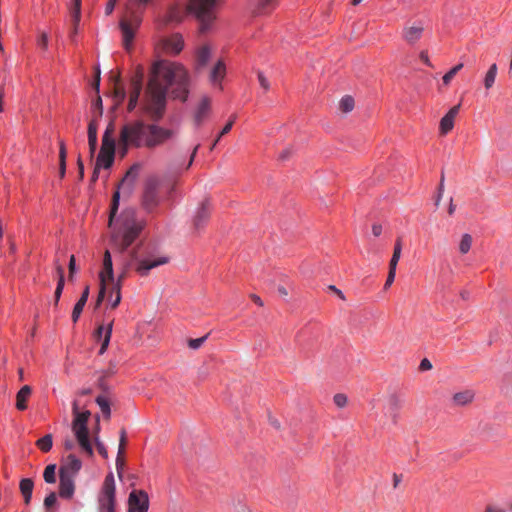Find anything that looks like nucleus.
<instances>
[{"instance_id":"1","label":"nucleus","mask_w":512,"mask_h":512,"mask_svg":"<svg viewBox=\"0 0 512 512\" xmlns=\"http://www.w3.org/2000/svg\"><path fill=\"white\" fill-rule=\"evenodd\" d=\"M189 76L179 63L168 60L156 61L144 93L143 108L153 121H159L165 112L168 88L175 99L185 101L189 92Z\"/></svg>"},{"instance_id":"2","label":"nucleus","mask_w":512,"mask_h":512,"mask_svg":"<svg viewBox=\"0 0 512 512\" xmlns=\"http://www.w3.org/2000/svg\"><path fill=\"white\" fill-rule=\"evenodd\" d=\"M172 129L143 121L129 122L121 128L118 145L120 154L124 157L129 148L155 149L165 144L174 136Z\"/></svg>"},{"instance_id":"3","label":"nucleus","mask_w":512,"mask_h":512,"mask_svg":"<svg viewBox=\"0 0 512 512\" xmlns=\"http://www.w3.org/2000/svg\"><path fill=\"white\" fill-rule=\"evenodd\" d=\"M146 226L144 219L137 217L134 209H126L113 227L112 241L120 251H125Z\"/></svg>"},{"instance_id":"4","label":"nucleus","mask_w":512,"mask_h":512,"mask_svg":"<svg viewBox=\"0 0 512 512\" xmlns=\"http://www.w3.org/2000/svg\"><path fill=\"white\" fill-rule=\"evenodd\" d=\"M152 0H129L125 14L120 21V28L123 34V44L127 50L130 49L135 32L142 22V15L147 5Z\"/></svg>"},{"instance_id":"5","label":"nucleus","mask_w":512,"mask_h":512,"mask_svg":"<svg viewBox=\"0 0 512 512\" xmlns=\"http://www.w3.org/2000/svg\"><path fill=\"white\" fill-rule=\"evenodd\" d=\"M214 4L215 0H189L188 10L192 12L200 22L199 29L201 33L208 31L210 24L215 18L213 12Z\"/></svg>"},{"instance_id":"6","label":"nucleus","mask_w":512,"mask_h":512,"mask_svg":"<svg viewBox=\"0 0 512 512\" xmlns=\"http://www.w3.org/2000/svg\"><path fill=\"white\" fill-rule=\"evenodd\" d=\"M116 488H115V480L112 473H109L103 482L99 497V509L100 511H115L116 505Z\"/></svg>"},{"instance_id":"7","label":"nucleus","mask_w":512,"mask_h":512,"mask_svg":"<svg viewBox=\"0 0 512 512\" xmlns=\"http://www.w3.org/2000/svg\"><path fill=\"white\" fill-rule=\"evenodd\" d=\"M159 203V181L156 178H150L147 180L144 187L142 195V206L148 213H151L159 205Z\"/></svg>"},{"instance_id":"8","label":"nucleus","mask_w":512,"mask_h":512,"mask_svg":"<svg viewBox=\"0 0 512 512\" xmlns=\"http://www.w3.org/2000/svg\"><path fill=\"white\" fill-rule=\"evenodd\" d=\"M131 260L135 261V271L142 277L147 276L151 269L164 265L168 262V258L166 257L140 258L135 250L131 252Z\"/></svg>"},{"instance_id":"9","label":"nucleus","mask_w":512,"mask_h":512,"mask_svg":"<svg viewBox=\"0 0 512 512\" xmlns=\"http://www.w3.org/2000/svg\"><path fill=\"white\" fill-rule=\"evenodd\" d=\"M199 146V144L195 146L187 163L185 162L184 157L181 155H175L171 157L167 163V173L170 176H177L182 172L187 171L195 159Z\"/></svg>"},{"instance_id":"10","label":"nucleus","mask_w":512,"mask_h":512,"mask_svg":"<svg viewBox=\"0 0 512 512\" xmlns=\"http://www.w3.org/2000/svg\"><path fill=\"white\" fill-rule=\"evenodd\" d=\"M144 79V69L138 66L135 70L134 76L131 79V89L129 95L128 110L132 111L138 104V100L142 91Z\"/></svg>"},{"instance_id":"11","label":"nucleus","mask_w":512,"mask_h":512,"mask_svg":"<svg viewBox=\"0 0 512 512\" xmlns=\"http://www.w3.org/2000/svg\"><path fill=\"white\" fill-rule=\"evenodd\" d=\"M149 497L144 490H133L128 497V512H147Z\"/></svg>"},{"instance_id":"12","label":"nucleus","mask_w":512,"mask_h":512,"mask_svg":"<svg viewBox=\"0 0 512 512\" xmlns=\"http://www.w3.org/2000/svg\"><path fill=\"white\" fill-rule=\"evenodd\" d=\"M72 431L81 447L88 456H93L92 444L89 440V430L87 425L72 421Z\"/></svg>"},{"instance_id":"13","label":"nucleus","mask_w":512,"mask_h":512,"mask_svg":"<svg viewBox=\"0 0 512 512\" xmlns=\"http://www.w3.org/2000/svg\"><path fill=\"white\" fill-rule=\"evenodd\" d=\"M210 212L209 202L207 200L203 201L193 217V227L196 231H199L207 224L210 218Z\"/></svg>"},{"instance_id":"14","label":"nucleus","mask_w":512,"mask_h":512,"mask_svg":"<svg viewBox=\"0 0 512 512\" xmlns=\"http://www.w3.org/2000/svg\"><path fill=\"white\" fill-rule=\"evenodd\" d=\"M82 467L81 461L73 454L67 456L64 464L59 469V475L75 478Z\"/></svg>"},{"instance_id":"15","label":"nucleus","mask_w":512,"mask_h":512,"mask_svg":"<svg viewBox=\"0 0 512 512\" xmlns=\"http://www.w3.org/2000/svg\"><path fill=\"white\" fill-rule=\"evenodd\" d=\"M476 393L473 389H464L453 394L451 405L453 407H466L473 403Z\"/></svg>"},{"instance_id":"16","label":"nucleus","mask_w":512,"mask_h":512,"mask_svg":"<svg viewBox=\"0 0 512 512\" xmlns=\"http://www.w3.org/2000/svg\"><path fill=\"white\" fill-rule=\"evenodd\" d=\"M461 104L453 106L441 119L439 130L442 135L448 134L454 127V120L459 113Z\"/></svg>"},{"instance_id":"17","label":"nucleus","mask_w":512,"mask_h":512,"mask_svg":"<svg viewBox=\"0 0 512 512\" xmlns=\"http://www.w3.org/2000/svg\"><path fill=\"white\" fill-rule=\"evenodd\" d=\"M100 284H107L113 282L114 272L111 254L108 250L105 251L103 256V268L99 273Z\"/></svg>"},{"instance_id":"18","label":"nucleus","mask_w":512,"mask_h":512,"mask_svg":"<svg viewBox=\"0 0 512 512\" xmlns=\"http://www.w3.org/2000/svg\"><path fill=\"white\" fill-rule=\"evenodd\" d=\"M115 155V146L105 147L101 145V149L99 155L96 160L97 168H105L108 169L112 166Z\"/></svg>"},{"instance_id":"19","label":"nucleus","mask_w":512,"mask_h":512,"mask_svg":"<svg viewBox=\"0 0 512 512\" xmlns=\"http://www.w3.org/2000/svg\"><path fill=\"white\" fill-rule=\"evenodd\" d=\"M59 495L61 498L70 499L75 492V478L59 475Z\"/></svg>"},{"instance_id":"20","label":"nucleus","mask_w":512,"mask_h":512,"mask_svg":"<svg viewBox=\"0 0 512 512\" xmlns=\"http://www.w3.org/2000/svg\"><path fill=\"white\" fill-rule=\"evenodd\" d=\"M139 169V165L135 164L126 172L119 185V189H122L124 193L129 195L132 192L135 180L139 173Z\"/></svg>"},{"instance_id":"21","label":"nucleus","mask_w":512,"mask_h":512,"mask_svg":"<svg viewBox=\"0 0 512 512\" xmlns=\"http://www.w3.org/2000/svg\"><path fill=\"white\" fill-rule=\"evenodd\" d=\"M184 11L179 4H172L168 7L162 22L165 25L180 23L184 17Z\"/></svg>"},{"instance_id":"22","label":"nucleus","mask_w":512,"mask_h":512,"mask_svg":"<svg viewBox=\"0 0 512 512\" xmlns=\"http://www.w3.org/2000/svg\"><path fill=\"white\" fill-rule=\"evenodd\" d=\"M164 49L172 54H178L184 47V40L180 34H174L163 42Z\"/></svg>"},{"instance_id":"23","label":"nucleus","mask_w":512,"mask_h":512,"mask_svg":"<svg viewBox=\"0 0 512 512\" xmlns=\"http://www.w3.org/2000/svg\"><path fill=\"white\" fill-rule=\"evenodd\" d=\"M211 110V100L208 97H203L199 102L194 119L195 122L200 125L209 115Z\"/></svg>"},{"instance_id":"24","label":"nucleus","mask_w":512,"mask_h":512,"mask_svg":"<svg viewBox=\"0 0 512 512\" xmlns=\"http://www.w3.org/2000/svg\"><path fill=\"white\" fill-rule=\"evenodd\" d=\"M423 30L424 28L422 25L405 27L403 29V38L409 44H414L422 37Z\"/></svg>"},{"instance_id":"25","label":"nucleus","mask_w":512,"mask_h":512,"mask_svg":"<svg viewBox=\"0 0 512 512\" xmlns=\"http://www.w3.org/2000/svg\"><path fill=\"white\" fill-rule=\"evenodd\" d=\"M211 58V48L208 45L199 47L196 51L195 62L196 69L201 70L206 67Z\"/></svg>"},{"instance_id":"26","label":"nucleus","mask_w":512,"mask_h":512,"mask_svg":"<svg viewBox=\"0 0 512 512\" xmlns=\"http://www.w3.org/2000/svg\"><path fill=\"white\" fill-rule=\"evenodd\" d=\"M32 394V388L29 385H24L16 394V408L19 411L27 409V401Z\"/></svg>"},{"instance_id":"27","label":"nucleus","mask_w":512,"mask_h":512,"mask_svg":"<svg viewBox=\"0 0 512 512\" xmlns=\"http://www.w3.org/2000/svg\"><path fill=\"white\" fill-rule=\"evenodd\" d=\"M110 79L114 83V89H113V97L117 105L121 104L125 97H126V91L123 86L120 85V75L119 74H113V72L110 73Z\"/></svg>"},{"instance_id":"28","label":"nucleus","mask_w":512,"mask_h":512,"mask_svg":"<svg viewBox=\"0 0 512 512\" xmlns=\"http://www.w3.org/2000/svg\"><path fill=\"white\" fill-rule=\"evenodd\" d=\"M112 326H113V322H110L107 325L106 328H104V326L101 325L96 330V337L97 338H101L102 335L104 334V338H103V341H102L101 348L99 350V354H104L105 351L108 348V345H109V342H110V338H111V334H112Z\"/></svg>"},{"instance_id":"29","label":"nucleus","mask_w":512,"mask_h":512,"mask_svg":"<svg viewBox=\"0 0 512 512\" xmlns=\"http://www.w3.org/2000/svg\"><path fill=\"white\" fill-rule=\"evenodd\" d=\"M402 406L401 399L396 394H390L387 398V411L393 422L397 421L398 411Z\"/></svg>"},{"instance_id":"30","label":"nucleus","mask_w":512,"mask_h":512,"mask_svg":"<svg viewBox=\"0 0 512 512\" xmlns=\"http://www.w3.org/2000/svg\"><path fill=\"white\" fill-rule=\"evenodd\" d=\"M226 74V66L222 60H218L212 68L209 78L213 84H219Z\"/></svg>"},{"instance_id":"31","label":"nucleus","mask_w":512,"mask_h":512,"mask_svg":"<svg viewBox=\"0 0 512 512\" xmlns=\"http://www.w3.org/2000/svg\"><path fill=\"white\" fill-rule=\"evenodd\" d=\"M88 297H89V286H86L82 292L80 299L77 301V303L75 304L73 311H72V321L74 323L78 321V319L83 311V308L87 303Z\"/></svg>"},{"instance_id":"32","label":"nucleus","mask_w":512,"mask_h":512,"mask_svg":"<svg viewBox=\"0 0 512 512\" xmlns=\"http://www.w3.org/2000/svg\"><path fill=\"white\" fill-rule=\"evenodd\" d=\"M278 5V0H257L254 10L256 15H264L271 13Z\"/></svg>"},{"instance_id":"33","label":"nucleus","mask_w":512,"mask_h":512,"mask_svg":"<svg viewBox=\"0 0 512 512\" xmlns=\"http://www.w3.org/2000/svg\"><path fill=\"white\" fill-rule=\"evenodd\" d=\"M33 488H34V483H33L32 479L24 478L20 481L19 489L24 498V503L26 505H29L31 502Z\"/></svg>"},{"instance_id":"34","label":"nucleus","mask_w":512,"mask_h":512,"mask_svg":"<svg viewBox=\"0 0 512 512\" xmlns=\"http://www.w3.org/2000/svg\"><path fill=\"white\" fill-rule=\"evenodd\" d=\"M56 271H57V274H58V283H57V287H56V290H55V293H54L55 305H57L58 302H59V299L61 297V294H62V291H63V288H64V283H65L63 267L61 265L57 264L56 265Z\"/></svg>"},{"instance_id":"35","label":"nucleus","mask_w":512,"mask_h":512,"mask_svg":"<svg viewBox=\"0 0 512 512\" xmlns=\"http://www.w3.org/2000/svg\"><path fill=\"white\" fill-rule=\"evenodd\" d=\"M56 271H57V274H58V283H57V287H56V290H55V293H54L55 305H57L58 302H59V299L61 297V294H62V291H63V288H64V283H65L63 267L61 265L57 264L56 265Z\"/></svg>"},{"instance_id":"36","label":"nucleus","mask_w":512,"mask_h":512,"mask_svg":"<svg viewBox=\"0 0 512 512\" xmlns=\"http://www.w3.org/2000/svg\"><path fill=\"white\" fill-rule=\"evenodd\" d=\"M56 271H57V274H58V283H57V287H56V290H55V293H54L55 305H57L58 302H59V299L61 297V294H62V291H63V288H64V283H65L63 267L61 265L57 264L56 265Z\"/></svg>"},{"instance_id":"37","label":"nucleus","mask_w":512,"mask_h":512,"mask_svg":"<svg viewBox=\"0 0 512 512\" xmlns=\"http://www.w3.org/2000/svg\"><path fill=\"white\" fill-rule=\"evenodd\" d=\"M114 123L110 122L108 126L105 129V132L102 137V146L108 147L109 146H115V139H114Z\"/></svg>"},{"instance_id":"38","label":"nucleus","mask_w":512,"mask_h":512,"mask_svg":"<svg viewBox=\"0 0 512 512\" xmlns=\"http://www.w3.org/2000/svg\"><path fill=\"white\" fill-rule=\"evenodd\" d=\"M66 147L64 141H59V175L61 178L65 176L66 173Z\"/></svg>"},{"instance_id":"39","label":"nucleus","mask_w":512,"mask_h":512,"mask_svg":"<svg viewBox=\"0 0 512 512\" xmlns=\"http://www.w3.org/2000/svg\"><path fill=\"white\" fill-rule=\"evenodd\" d=\"M401 252H402V241L400 238H398L394 245L393 255H392V258L389 263V269L396 271L397 264L401 257Z\"/></svg>"},{"instance_id":"40","label":"nucleus","mask_w":512,"mask_h":512,"mask_svg":"<svg viewBox=\"0 0 512 512\" xmlns=\"http://www.w3.org/2000/svg\"><path fill=\"white\" fill-rule=\"evenodd\" d=\"M497 71H498V68L495 63L489 67V69L484 77V86L486 89H490L494 85V82H495V79L497 76Z\"/></svg>"},{"instance_id":"41","label":"nucleus","mask_w":512,"mask_h":512,"mask_svg":"<svg viewBox=\"0 0 512 512\" xmlns=\"http://www.w3.org/2000/svg\"><path fill=\"white\" fill-rule=\"evenodd\" d=\"M53 445V438L51 434H46L42 438L38 439L36 442V446L42 451V452H49Z\"/></svg>"},{"instance_id":"42","label":"nucleus","mask_w":512,"mask_h":512,"mask_svg":"<svg viewBox=\"0 0 512 512\" xmlns=\"http://www.w3.org/2000/svg\"><path fill=\"white\" fill-rule=\"evenodd\" d=\"M472 241V236L470 234H463L459 243V252L461 254L468 253L469 250L471 249Z\"/></svg>"},{"instance_id":"43","label":"nucleus","mask_w":512,"mask_h":512,"mask_svg":"<svg viewBox=\"0 0 512 512\" xmlns=\"http://www.w3.org/2000/svg\"><path fill=\"white\" fill-rule=\"evenodd\" d=\"M96 403L99 405L103 415L106 418H110L111 409H110V403H109L108 399L104 396H98L96 398Z\"/></svg>"},{"instance_id":"44","label":"nucleus","mask_w":512,"mask_h":512,"mask_svg":"<svg viewBox=\"0 0 512 512\" xmlns=\"http://www.w3.org/2000/svg\"><path fill=\"white\" fill-rule=\"evenodd\" d=\"M354 108V99L351 96H345L343 97L339 102V109L344 112L348 113L351 112Z\"/></svg>"},{"instance_id":"45","label":"nucleus","mask_w":512,"mask_h":512,"mask_svg":"<svg viewBox=\"0 0 512 512\" xmlns=\"http://www.w3.org/2000/svg\"><path fill=\"white\" fill-rule=\"evenodd\" d=\"M119 198H120V193H119V190H117L113 195L112 204H111V212H110V218H109V226L110 227H113V219L118 210Z\"/></svg>"},{"instance_id":"46","label":"nucleus","mask_w":512,"mask_h":512,"mask_svg":"<svg viewBox=\"0 0 512 512\" xmlns=\"http://www.w3.org/2000/svg\"><path fill=\"white\" fill-rule=\"evenodd\" d=\"M55 471H56L55 464H50L45 468L44 473H43V478L47 483H55V481H56Z\"/></svg>"},{"instance_id":"47","label":"nucleus","mask_w":512,"mask_h":512,"mask_svg":"<svg viewBox=\"0 0 512 512\" xmlns=\"http://www.w3.org/2000/svg\"><path fill=\"white\" fill-rule=\"evenodd\" d=\"M463 68V64L459 63L456 66H454L452 69H450L442 78L443 84L448 85L453 77Z\"/></svg>"},{"instance_id":"48","label":"nucleus","mask_w":512,"mask_h":512,"mask_svg":"<svg viewBox=\"0 0 512 512\" xmlns=\"http://www.w3.org/2000/svg\"><path fill=\"white\" fill-rule=\"evenodd\" d=\"M90 415L91 413L88 410L76 413L74 415L73 421L87 425Z\"/></svg>"},{"instance_id":"49","label":"nucleus","mask_w":512,"mask_h":512,"mask_svg":"<svg viewBox=\"0 0 512 512\" xmlns=\"http://www.w3.org/2000/svg\"><path fill=\"white\" fill-rule=\"evenodd\" d=\"M333 401L335 403V405L339 408H343L346 406L347 402H348V399H347V396L343 393H337L334 395L333 397Z\"/></svg>"},{"instance_id":"50","label":"nucleus","mask_w":512,"mask_h":512,"mask_svg":"<svg viewBox=\"0 0 512 512\" xmlns=\"http://www.w3.org/2000/svg\"><path fill=\"white\" fill-rule=\"evenodd\" d=\"M93 113L95 114V118H100L103 114L102 99L100 96L97 97L93 104Z\"/></svg>"},{"instance_id":"51","label":"nucleus","mask_w":512,"mask_h":512,"mask_svg":"<svg viewBox=\"0 0 512 512\" xmlns=\"http://www.w3.org/2000/svg\"><path fill=\"white\" fill-rule=\"evenodd\" d=\"M98 120L93 118L88 124V137L97 138Z\"/></svg>"},{"instance_id":"52","label":"nucleus","mask_w":512,"mask_h":512,"mask_svg":"<svg viewBox=\"0 0 512 512\" xmlns=\"http://www.w3.org/2000/svg\"><path fill=\"white\" fill-rule=\"evenodd\" d=\"M73 25L78 26L81 19V6H73L71 9Z\"/></svg>"},{"instance_id":"53","label":"nucleus","mask_w":512,"mask_h":512,"mask_svg":"<svg viewBox=\"0 0 512 512\" xmlns=\"http://www.w3.org/2000/svg\"><path fill=\"white\" fill-rule=\"evenodd\" d=\"M207 335L203 336V337H200V338H197V339H190L188 341V346L191 348V349H198L202 346V344L205 342V340L207 339Z\"/></svg>"},{"instance_id":"54","label":"nucleus","mask_w":512,"mask_h":512,"mask_svg":"<svg viewBox=\"0 0 512 512\" xmlns=\"http://www.w3.org/2000/svg\"><path fill=\"white\" fill-rule=\"evenodd\" d=\"M57 502V496L55 492H50L49 495L44 499V506L46 509H50Z\"/></svg>"},{"instance_id":"55","label":"nucleus","mask_w":512,"mask_h":512,"mask_svg":"<svg viewBox=\"0 0 512 512\" xmlns=\"http://www.w3.org/2000/svg\"><path fill=\"white\" fill-rule=\"evenodd\" d=\"M125 445H126V431L124 429H122L120 431V440H119V447H118L117 454L124 455Z\"/></svg>"},{"instance_id":"56","label":"nucleus","mask_w":512,"mask_h":512,"mask_svg":"<svg viewBox=\"0 0 512 512\" xmlns=\"http://www.w3.org/2000/svg\"><path fill=\"white\" fill-rule=\"evenodd\" d=\"M125 466V461L123 455L117 454L116 458V470L119 478L122 477V472Z\"/></svg>"},{"instance_id":"57","label":"nucleus","mask_w":512,"mask_h":512,"mask_svg":"<svg viewBox=\"0 0 512 512\" xmlns=\"http://www.w3.org/2000/svg\"><path fill=\"white\" fill-rule=\"evenodd\" d=\"M95 445H96V448H97V451L98 453L104 457L105 459L108 458V452H107V449L105 447V445L99 441L98 438L95 439Z\"/></svg>"},{"instance_id":"58","label":"nucleus","mask_w":512,"mask_h":512,"mask_svg":"<svg viewBox=\"0 0 512 512\" xmlns=\"http://www.w3.org/2000/svg\"><path fill=\"white\" fill-rule=\"evenodd\" d=\"M257 76L260 86L266 91L269 90L270 84L264 74L261 71H258Z\"/></svg>"},{"instance_id":"59","label":"nucleus","mask_w":512,"mask_h":512,"mask_svg":"<svg viewBox=\"0 0 512 512\" xmlns=\"http://www.w3.org/2000/svg\"><path fill=\"white\" fill-rule=\"evenodd\" d=\"M106 289H107V284H100V290H99L98 298H97L96 305H95L96 308H98L101 305V303L105 297V294H106Z\"/></svg>"},{"instance_id":"60","label":"nucleus","mask_w":512,"mask_h":512,"mask_svg":"<svg viewBox=\"0 0 512 512\" xmlns=\"http://www.w3.org/2000/svg\"><path fill=\"white\" fill-rule=\"evenodd\" d=\"M115 289H116V295H115V298H113V302L111 304L112 308H116L119 305V303L121 302L120 285L119 284H115Z\"/></svg>"},{"instance_id":"61","label":"nucleus","mask_w":512,"mask_h":512,"mask_svg":"<svg viewBox=\"0 0 512 512\" xmlns=\"http://www.w3.org/2000/svg\"><path fill=\"white\" fill-rule=\"evenodd\" d=\"M395 276H396V271L389 269L388 276H387L386 282L384 284V289H388L392 285V283L395 280Z\"/></svg>"},{"instance_id":"62","label":"nucleus","mask_w":512,"mask_h":512,"mask_svg":"<svg viewBox=\"0 0 512 512\" xmlns=\"http://www.w3.org/2000/svg\"><path fill=\"white\" fill-rule=\"evenodd\" d=\"M38 45L42 48V49H47V46H48V35L47 33L43 32L40 34L39 38H38Z\"/></svg>"},{"instance_id":"63","label":"nucleus","mask_w":512,"mask_h":512,"mask_svg":"<svg viewBox=\"0 0 512 512\" xmlns=\"http://www.w3.org/2000/svg\"><path fill=\"white\" fill-rule=\"evenodd\" d=\"M97 144H98V138L88 137V145H89V150H90L91 156L94 155V153L97 149Z\"/></svg>"},{"instance_id":"64","label":"nucleus","mask_w":512,"mask_h":512,"mask_svg":"<svg viewBox=\"0 0 512 512\" xmlns=\"http://www.w3.org/2000/svg\"><path fill=\"white\" fill-rule=\"evenodd\" d=\"M419 369L422 371H428L432 369V363L427 359L424 358L419 365Z\"/></svg>"}]
</instances>
